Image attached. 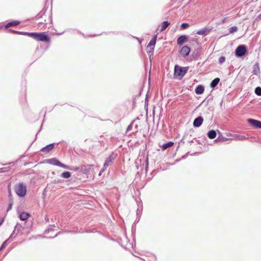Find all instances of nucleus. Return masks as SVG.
<instances>
[{"instance_id":"9","label":"nucleus","mask_w":261,"mask_h":261,"mask_svg":"<svg viewBox=\"0 0 261 261\" xmlns=\"http://www.w3.org/2000/svg\"><path fill=\"white\" fill-rule=\"evenodd\" d=\"M188 37L186 35H182L179 36L177 40V44L179 45H182L185 42L188 40Z\"/></svg>"},{"instance_id":"34","label":"nucleus","mask_w":261,"mask_h":261,"mask_svg":"<svg viewBox=\"0 0 261 261\" xmlns=\"http://www.w3.org/2000/svg\"><path fill=\"white\" fill-rule=\"evenodd\" d=\"M256 19L260 20L261 19V14H259L256 18Z\"/></svg>"},{"instance_id":"21","label":"nucleus","mask_w":261,"mask_h":261,"mask_svg":"<svg viewBox=\"0 0 261 261\" xmlns=\"http://www.w3.org/2000/svg\"><path fill=\"white\" fill-rule=\"evenodd\" d=\"M61 176L64 178H68L71 177V173L68 171H65L61 174Z\"/></svg>"},{"instance_id":"8","label":"nucleus","mask_w":261,"mask_h":261,"mask_svg":"<svg viewBox=\"0 0 261 261\" xmlns=\"http://www.w3.org/2000/svg\"><path fill=\"white\" fill-rule=\"evenodd\" d=\"M203 121V118L201 116H199L195 118L193 122V126L195 127H199Z\"/></svg>"},{"instance_id":"13","label":"nucleus","mask_w":261,"mask_h":261,"mask_svg":"<svg viewBox=\"0 0 261 261\" xmlns=\"http://www.w3.org/2000/svg\"><path fill=\"white\" fill-rule=\"evenodd\" d=\"M204 90V87L202 85H198L195 89V92L197 94H201Z\"/></svg>"},{"instance_id":"18","label":"nucleus","mask_w":261,"mask_h":261,"mask_svg":"<svg viewBox=\"0 0 261 261\" xmlns=\"http://www.w3.org/2000/svg\"><path fill=\"white\" fill-rule=\"evenodd\" d=\"M196 34L198 35L205 36L207 34L206 29L203 28L197 31Z\"/></svg>"},{"instance_id":"31","label":"nucleus","mask_w":261,"mask_h":261,"mask_svg":"<svg viewBox=\"0 0 261 261\" xmlns=\"http://www.w3.org/2000/svg\"><path fill=\"white\" fill-rule=\"evenodd\" d=\"M15 33L18 34H23V35H25V32H17V31H15Z\"/></svg>"},{"instance_id":"6","label":"nucleus","mask_w":261,"mask_h":261,"mask_svg":"<svg viewBox=\"0 0 261 261\" xmlns=\"http://www.w3.org/2000/svg\"><path fill=\"white\" fill-rule=\"evenodd\" d=\"M247 121L251 126L257 128H261V121L251 118L248 119Z\"/></svg>"},{"instance_id":"3","label":"nucleus","mask_w":261,"mask_h":261,"mask_svg":"<svg viewBox=\"0 0 261 261\" xmlns=\"http://www.w3.org/2000/svg\"><path fill=\"white\" fill-rule=\"evenodd\" d=\"M157 38V35H154L153 38L151 39L150 42H149L147 48L148 49L147 50V54L149 56V58H150L151 56L153 55L154 47L156 43V40Z\"/></svg>"},{"instance_id":"20","label":"nucleus","mask_w":261,"mask_h":261,"mask_svg":"<svg viewBox=\"0 0 261 261\" xmlns=\"http://www.w3.org/2000/svg\"><path fill=\"white\" fill-rule=\"evenodd\" d=\"M170 24V23L167 21H165L162 23V28L161 29L160 32H162L164 31Z\"/></svg>"},{"instance_id":"29","label":"nucleus","mask_w":261,"mask_h":261,"mask_svg":"<svg viewBox=\"0 0 261 261\" xmlns=\"http://www.w3.org/2000/svg\"><path fill=\"white\" fill-rule=\"evenodd\" d=\"M225 61V58L224 57H220L219 59V63L220 64H222L223 63H224Z\"/></svg>"},{"instance_id":"30","label":"nucleus","mask_w":261,"mask_h":261,"mask_svg":"<svg viewBox=\"0 0 261 261\" xmlns=\"http://www.w3.org/2000/svg\"><path fill=\"white\" fill-rule=\"evenodd\" d=\"M12 203L9 204V206L8 207L7 211H9L11 210V208H12Z\"/></svg>"},{"instance_id":"28","label":"nucleus","mask_w":261,"mask_h":261,"mask_svg":"<svg viewBox=\"0 0 261 261\" xmlns=\"http://www.w3.org/2000/svg\"><path fill=\"white\" fill-rule=\"evenodd\" d=\"M8 241L9 240L8 239L2 244L0 248V251L6 247Z\"/></svg>"},{"instance_id":"32","label":"nucleus","mask_w":261,"mask_h":261,"mask_svg":"<svg viewBox=\"0 0 261 261\" xmlns=\"http://www.w3.org/2000/svg\"><path fill=\"white\" fill-rule=\"evenodd\" d=\"M72 168V170H74V171H77L79 170V167H74V168Z\"/></svg>"},{"instance_id":"1","label":"nucleus","mask_w":261,"mask_h":261,"mask_svg":"<svg viewBox=\"0 0 261 261\" xmlns=\"http://www.w3.org/2000/svg\"><path fill=\"white\" fill-rule=\"evenodd\" d=\"M188 67H182L177 65L174 67V75L175 77H182L188 72Z\"/></svg>"},{"instance_id":"11","label":"nucleus","mask_w":261,"mask_h":261,"mask_svg":"<svg viewBox=\"0 0 261 261\" xmlns=\"http://www.w3.org/2000/svg\"><path fill=\"white\" fill-rule=\"evenodd\" d=\"M54 143L50 144L49 145H47L45 147L42 148L41 149V151L42 152L47 153V152H49L50 150H51L54 148Z\"/></svg>"},{"instance_id":"33","label":"nucleus","mask_w":261,"mask_h":261,"mask_svg":"<svg viewBox=\"0 0 261 261\" xmlns=\"http://www.w3.org/2000/svg\"><path fill=\"white\" fill-rule=\"evenodd\" d=\"M227 19V17H225L222 20V22L224 23L225 22Z\"/></svg>"},{"instance_id":"7","label":"nucleus","mask_w":261,"mask_h":261,"mask_svg":"<svg viewBox=\"0 0 261 261\" xmlns=\"http://www.w3.org/2000/svg\"><path fill=\"white\" fill-rule=\"evenodd\" d=\"M190 48L188 46H184L182 47L180 49V53L184 57H187L189 55L190 52Z\"/></svg>"},{"instance_id":"17","label":"nucleus","mask_w":261,"mask_h":261,"mask_svg":"<svg viewBox=\"0 0 261 261\" xmlns=\"http://www.w3.org/2000/svg\"><path fill=\"white\" fill-rule=\"evenodd\" d=\"M19 23H20V22L19 21H17V20L12 21L11 22H9V23H8L6 25V28H9L11 27L15 26V25L19 24Z\"/></svg>"},{"instance_id":"5","label":"nucleus","mask_w":261,"mask_h":261,"mask_svg":"<svg viewBox=\"0 0 261 261\" xmlns=\"http://www.w3.org/2000/svg\"><path fill=\"white\" fill-rule=\"evenodd\" d=\"M36 40L47 42L49 41V38L45 32L37 33Z\"/></svg>"},{"instance_id":"25","label":"nucleus","mask_w":261,"mask_h":261,"mask_svg":"<svg viewBox=\"0 0 261 261\" xmlns=\"http://www.w3.org/2000/svg\"><path fill=\"white\" fill-rule=\"evenodd\" d=\"M59 167H62L63 168L66 169L72 170V168H71V167H70L69 166H67V165H66L62 163L61 162H60V163Z\"/></svg>"},{"instance_id":"10","label":"nucleus","mask_w":261,"mask_h":261,"mask_svg":"<svg viewBox=\"0 0 261 261\" xmlns=\"http://www.w3.org/2000/svg\"><path fill=\"white\" fill-rule=\"evenodd\" d=\"M46 163L51 164L53 165H55L57 166H59L60 162L56 159V158H52L50 159H47L46 160Z\"/></svg>"},{"instance_id":"14","label":"nucleus","mask_w":261,"mask_h":261,"mask_svg":"<svg viewBox=\"0 0 261 261\" xmlns=\"http://www.w3.org/2000/svg\"><path fill=\"white\" fill-rule=\"evenodd\" d=\"M30 216V214L28 213L23 212L20 214L19 218L22 221L26 220Z\"/></svg>"},{"instance_id":"35","label":"nucleus","mask_w":261,"mask_h":261,"mask_svg":"<svg viewBox=\"0 0 261 261\" xmlns=\"http://www.w3.org/2000/svg\"><path fill=\"white\" fill-rule=\"evenodd\" d=\"M218 139H217L216 140H215V142H217L218 141Z\"/></svg>"},{"instance_id":"26","label":"nucleus","mask_w":261,"mask_h":261,"mask_svg":"<svg viewBox=\"0 0 261 261\" xmlns=\"http://www.w3.org/2000/svg\"><path fill=\"white\" fill-rule=\"evenodd\" d=\"M229 32L230 33H233L238 31V28L237 27H232L229 29Z\"/></svg>"},{"instance_id":"19","label":"nucleus","mask_w":261,"mask_h":261,"mask_svg":"<svg viewBox=\"0 0 261 261\" xmlns=\"http://www.w3.org/2000/svg\"><path fill=\"white\" fill-rule=\"evenodd\" d=\"M173 145V143L171 141H170L167 143H165L162 146V149L163 150H166L167 148L171 147Z\"/></svg>"},{"instance_id":"23","label":"nucleus","mask_w":261,"mask_h":261,"mask_svg":"<svg viewBox=\"0 0 261 261\" xmlns=\"http://www.w3.org/2000/svg\"><path fill=\"white\" fill-rule=\"evenodd\" d=\"M37 33H29V32H25V35H28V36L36 40V35Z\"/></svg>"},{"instance_id":"12","label":"nucleus","mask_w":261,"mask_h":261,"mask_svg":"<svg viewBox=\"0 0 261 261\" xmlns=\"http://www.w3.org/2000/svg\"><path fill=\"white\" fill-rule=\"evenodd\" d=\"M112 162V159L111 158L110 156V157H108L106 160V162L103 165V168L100 170V172H99V175L101 174V173L105 171V170L107 168V167L109 166V165L110 164V163H111Z\"/></svg>"},{"instance_id":"16","label":"nucleus","mask_w":261,"mask_h":261,"mask_svg":"<svg viewBox=\"0 0 261 261\" xmlns=\"http://www.w3.org/2000/svg\"><path fill=\"white\" fill-rule=\"evenodd\" d=\"M207 135L210 139H214L216 136V132L215 130H211L208 132Z\"/></svg>"},{"instance_id":"4","label":"nucleus","mask_w":261,"mask_h":261,"mask_svg":"<svg viewBox=\"0 0 261 261\" xmlns=\"http://www.w3.org/2000/svg\"><path fill=\"white\" fill-rule=\"evenodd\" d=\"M247 52V48L245 45H239L235 51L236 56L238 57H241L245 55Z\"/></svg>"},{"instance_id":"24","label":"nucleus","mask_w":261,"mask_h":261,"mask_svg":"<svg viewBox=\"0 0 261 261\" xmlns=\"http://www.w3.org/2000/svg\"><path fill=\"white\" fill-rule=\"evenodd\" d=\"M255 93L258 96H261V87H257L255 89Z\"/></svg>"},{"instance_id":"27","label":"nucleus","mask_w":261,"mask_h":261,"mask_svg":"<svg viewBox=\"0 0 261 261\" xmlns=\"http://www.w3.org/2000/svg\"><path fill=\"white\" fill-rule=\"evenodd\" d=\"M189 27V24L188 23H183L180 25V29L181 30H185Z\"/></svg>"},{"instance_id":"22","label":"nucleus","mask_w":261,"mask_h":261,"mask_svg":"<svg viewBox=\"0 0 261 261\" xmlns=\"http://www.w3.org/2000/svg\"><path fill=\"white\" fill-rule=\"evenodd\" d=\"M233 136L234 139L237 140H243L246 139L244 136L242 135H233Z\"/></svg>"},{"instance_id":"2","label":"nucleus","mask_w":261,"mask_h":261,"mask_svg":"<svg viewBox=\"0 0 261 261\" xmlns=\"http://www.w3.org/2000/svg\"><path fill=\"white\" fill-rule=\"evenodd\" d=\"M16 193L20 197H23L27 192V187L23 183H20L15 186Z\"/></svg>"},{"instance_id":"15","label":"nucleus","mask_w":261,"mask_h":261,"mask_svg":"<svg viewBox=\"0 0 261 261\" xmlns=\"http://www.w3.org/2000/svg\"><path fill=\"white\" fill-rule=\"evenodd\" d=\"M220 81V79L218 77L215 78L214 80H213L212 82L211 83L210 86L212 88H214L217 86L218 84L219 83Z\"/></svg>"}]
</instances>
